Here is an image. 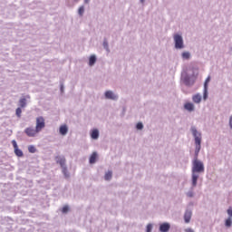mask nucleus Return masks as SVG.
<instances>
[{"label":"nucleus","mask_w":232,"mask_h":232,"mask_svg":"<svg viewBox=\"0 0 232 232\" xmlns=\"http://www.w3.org/2000/svg\"><path fill=\"white\" fill-rule=\"evenodd\" d=\"M193 137L195 138V159L192 162V172L193 173H204V163L198 160V153H200V144L202 142V134H200L196 128L191 129Z\"/></svg>","instance_id":"nucleus-1"},{"label":"nucleus","mask_w":232,"mask_h":232,"mask_svg":"<svg viewBox=\"0 0 232 232\" xmlns=\"http://www.w3.org/2000/svg\"><path fill=\"white\" fill-rule=\"evenodd\" d=\"M35 128L37 129V131H40V132L43 131V130H44V128H46V122L43 116H39L36 118Z\"/></svg>","instance_id":"nucleus-2"},{"label":"nucleus","mask_w":232,"mask_h":232,"mask_svg":"<svg viewBox=\"0 0 232 232\" xmlns=\"http://www.w3.org/2000/svg\"><path fill=\"white\" fill-rule=\"evenodd\" d=\"M174 43L175 48H177L178 50L184 48V40L182 39V36L180 34L174 35Z\"/></svg>","instance_id":"nucleus-3"},{"label":"nucleus","mask_w":232,"mask_h":232,"mask_svg":"<svg viewBox=\"0 0 232 232\" xmlns=\"http://www.w3.org/2000/svg\"><path fill=\"white\" fill-rule=\"evenodd\" d=\"M60 166L62 168V173H63L65 179L70 178V173L68 172V169L66 168V160H60Z\"/></svg>","instance_id":"nucleus-4"},{"label":"nucleus","mask_w":232,"mask_h":232,"mask_svg":"<svg viewBox=\"0 0 232 232\" xmlns=\"http://www.w3.org/2000/svg\"><path fill=\"white\" fill-rule=\"evenodd\" d=\"M24 133L27 135V137H35V135H37V133H40L39 130H37V129H34L32 127H28L24 130Z\"/></svg>","instance_id":"nucleus-5"},{"label":"nucleus","mask_w":232,"mask_h":232,"mask_svg":"<svg viewBox=\"0 0 232 232\" xmlns=\"http://www.w3.org/2000/svg\"><path fill=\"white\" fill-rule=\"evenodd\" d=\"M12 144H13V148L14 150V154L16 155V157H23V155H24L23 150H21L19 149V146H17V141H15V140H13Z\"/></svg>","instance_id":"nucleus-6"},{"label":"nucleus","mask_w":232,"mask_h":232,"mask_svg":"<svg viewBox=\"0 0 232 232\" xmlns=\"http://www.w3.org/2000/svg\"><path fill=\"white\" fill-rule=\"evenodd\" d=\"M105 97L106 99H111V101H117V95H115V93H113L111 91H107L105 92Z\"/></svg>","instance_id":"nucleus-7"},{"label":"nucleus","mask_w":232,"mask_h":232,"mask_svg":"<svg viewBox=\"0 0 232 232\" xmlns=\"http://www.w3.org/2000/svg\"><path fill=\"white\" fill-rule=\"evenodd\" d=\"M170 227H171V226L169 225V223H163L160 226V232H168V231H169Z\"/></svg>","instance_id":"nucleus-8"},{"label":"nucleus","mask_w":232,"mask_h":232,"mask_svg":"<svg viewBox=\"0 0 232 232\" xmlns=\"http://www.w3.org/2000/svg\"><path fill=\"white\" fill-rule=\"evenodd\" d=\"M211 81V77H208L204 84V99H208V83Z\"/></svg>","instance_id":"nucleus-9"},{"label":"nucleus","mask_w":232,"mask_h":232,"mask_svg":"<svg viewBox=\"0 0 232 232\" xmlns=\"http://www.w3.org/2000/svg\"><path fill=\"white\" fill-rule=\"evenodd\" d=\"M192 101L193 102H195V104H200V102H202V96L198 93L194 94L192 96Z\"/></svg>","instance_id":"nucleus-10"},{"label":"nucleus","mask_w":232,"mask_h":232,"mask_svg":"<svg viewBox=\"0 0 232 232\" xmlns=\"http://www.w3.org/2000/svg\"><path fill=\"white\" fill-rule=\"evenodd\" d=\"M184 108L187 110V111H195V105L191 102H186L184 104Z\"/></svg>","instance_id":"nucleus-11"},{"label":"nucleus","mask_w":232,"mask_h":232,"mask_svg":"<svg viewBox=\"0 0 232 232\" xmlns=\"http://www.w3.org/2000/svg\"><path fill=\"white\" fill-rule=\"evenodd\" d=\"M191 211L190 210H187L185 212V215H184V220L186 222V224H189V221L191 220Z\"/></svg>","instance_id":"nucleus-12"},{"label":"nucleus","mask_w":232,"mask_h":232,"mask_svg":"<svg viewBox=\"0 0 232 232\" xmlns=\"http://www.w3.org/2000/svg\"><path fill=\"white\" fill-rule=\"evenodd\" d=\"M91 137L94 140H97V139H99V130H97V129L92 130L91 132Z\"/></svg>","instance_id":"nucleus-13"},{"label":"nucleus","mask_w":232,"mask_h":232,"mask_svg":"<svg viewBox=\"0 0 232 232\" xmlns=\"http://www.w3.org/2000/svg\"><path fill=\"white\" fill-rule=\"evenodd\" d=\"M90 164H95L97 162V152H93L89 160Z\"/></svg>","instance_id":"nucleus-14"},{"label":"nucleus","mask_w":232,"mask_h":232,"mask_svg":"<svg viewBox=\"0 0 232 232\" xmlns=\"http://www.w3.org/2000/svg\"><path fill=\"white\" fill-rule=\"evenodd\" d=\"M60 133H61V135H66V133H68V126L62 125L60 127Z\"/></svg>","instance_id":"nucleus-15"},{"label":"nucleus","mask_w":232,"mask_h":232,"mask_svg":"<svg viewBox=\"0 0 232 232\" xmlns=\"http://www.w3.org/2000/svg\"><path fill=\"white\" fill-rule=\"evenodd\" d=\"M95 63H97V57H95V55H91L89 59V66H93Z\"/></svg>","instance_id":"nucleus-16"},{"label":"nucleus","mask_w":232,"mask_h":232,"mask_svg":"<svg viewBox=\"0 0 232 232\" xmlns=\"http://www.w3.org/2000/svg\"><path fill=\"white\" fill-rule=\"evenodd\" d=\"M20 108H26V98H22L19 100Z\"/></svg>","instance_id":"nucleus-17"},{"label":"nucleus","mask_w":232,"mask_h":232,"mask_svg":"<svg viewBox=\"0 0 232 232\" xmlns=\"http://www.w3.org/2000/svg\"><path fill=\"white\" fill-rule=\"evenodd\" d=\"M198 180V176H197L195 173L192 174V185L195 188L197 186V181Z\"/></svg>","instance_id":"nucleus-18"},{"label":"nucleus","mask_w":232,"mask_h":232,"mask_svg":"<svg viewBox=\"0 0 232 232\" xmlns=\"http://www.w3.org/2000/svg\"><path fill=\"white\" fill-rule=\"evenodd\" d=\"M181 57L182 59L188 60L191 57V53H189V52H184L182 53Z\"/></svg>","instance_id":"nucleus-19"},{"label":"nucleus","mask_w":232,"mask_h":232,"mask_svg":"<svg viewBox=\"0 0 232 232\" xmlns=\"http://www.w3.org/2000/svg\"><path fill=\"white\" fill-rule=\"evenodd\" d=\"M112 172L111 171H108L105 173L104 179L105 180H111V177H112Z\"/></svg>","instance_id":"nucleus-20"},{"label":"nucleus","mask_w":232,"mask_h":232,"mask_svg":"<svg viewBox=\"0 0 232 232\" xmlns=\"http://www.w3.org/2000/svg\"><path fill=\"white\" fill-rule=\"evenodd\" d=\"M78 14H79V15H81V17H82V15H84V5H82L79 7Z\"/></svg>","instance_id":"nucleus-21"},{"label":"nucleus","mask_w":232,"mask_h":232,"mask_svg":"<svg viewBox=\"0 0 232 232\" xmlns=\"http://www.w3.org/2000/svg\"><path fill=\"white\" fill-rule=\"evenodd\" d=\"M225 226H226L227 227H231V226H232V219H231V218H228L226 220Z\"/></svg>","instance_id":"nucleus-22"},{"label":"nucleus","mask_w":232,"mask_h":232,"mask_svg":"<svg viewBox=\"0 0 232 232\" xmlns=\"http://www.w3.org/2000/svg\"><path fill=\"white\" fill-rule=\"evenodd\" d=\"M29 153H35L37 151V149H35L33 145L28 147Z\"/></svg>","instance_id":"nucleus-23"},{"label":"nucleus","mask_w":232,"mask_h":232,"mask_svg":"<svg viewBox=\"0 0 232 232\" xmlns=\"http://www.w3.org/2000/svg\"><path fill=\"white\" fill-rule=\"evenodd\" d=\"M70 211V207L68 205H65L63 208H62V213H68Z\"/></svg>","instance_id":"nucleus-24"},{"label":"nucleus","mask_w":232,"mask_h":232,"mask_svg":"<svg viewBox=\"0 0 232 232\" xmlns=\"http://www.w3.org/2000/svg\"><path fill=\"white\" fill-rule=\"evenodd\" d=\"M16 116L17 117H21V113H23V111L21 110V108H17L15 111Z\"/></svg>","instance_id":"nucleus-25"},{"label":"nucleus","mask_w":232,"mask_h":232,"mask_svg":"<svg viewBox=\"0 0 232 232\" xmlns=\"http://www.w3.org/2000/svg\"><path fill=\"white\" fill-rule=\"evenodd\" d=\"M136 128H137V130H142V128H144V125H142L141 122H139V123H137Z\"/></svg>","instance_id":"nucleus-26"},{"label":"nucleus","mask_w":232,"mask_h":232,"mask_svg":"<svg viewBox=\"0 0 232 232\" xmlns=\"http://www.w3.org/2000/svg\"><path fill=\"white\" fill-rule=\"evenodd\" d=\"M152 227H153L151 225H148L147 226V232H151Z\"/></svg>","instance_id":"nucleus-27"},{"label":"nucleus","mask_w":232,"mask_h":232,"mask_svg":"<svg viewBox=\"0 0 232 232\" xmlns=\"http://www.w3.org/2000/svg\"><path fill=\"white\" fill-rule=\"evenodd\" d=\"M60 90H61L62 93H64V86L63 85H61Z\"/></svg>","instance_id":"nucleus-28"},{"label":"nucleus","mask_w":232,"mask_h":232,"mask_svg":"<svg viewBox=\"0 0 232 232\" xmlns=\"http://www.w3.org/2000/svg\"><path fill=\"white\" fill-rule=\"evenodd\" d=\"M185 232H195V231H193V229H191V228H186Z\"/></svg>","instance_id":"nucleus-29"},{"label":"nucleus","mask_w":232,"mask_h":232,"mask_svg":"<svg viewBox=\"0 0 232 232\" xmlns=\"http://www.w3.org/2000/svg\"><path fill=\"white\" fill-rule=\"evenodd\" d=\"M187 195H188V197L191 198V197H193V192H188Z\"/></svg>","instance_id":"nucleus-30"},{"label":"nucleus","mask_w":232,"mask_h":232,"mask_svg":"<svg viewBox=\"0 0 232 232\" xmlns=\"http://www.w3.org/2000/svg\"><path fill=\"white\" fill-rule=\"evenodd\" d=\"M84 3L88 4L90 3V0H84Z\"/></svg>","instance_id":"nucleus-31"},{"label":"nucleus","mask_w":232,"mask_h":232,"mask_svg":"<svg viewBox=\"0 0 232 232\" xmlns=\"http://www.w3.org/2000/svg\"><path fill=\"white\" fill-rule=\"evenodd\" d=\"M141 3H144V0H140Z\"/></svg>","instance_id":"nucleus-32"},{"label":"nucleus","mask_w":232,"mask_h":232,"mask_svg":"<svg viewBox=\"0 0 232 232\" xmlns=\"http://www.w3.org/2000/svg\"><path fill=\"white\" fill-rule=\"evenodd\" d=\"M27 99H30V96H27Z\"/></svg>","instance_id":"nucleus-33"}]
</instances>
